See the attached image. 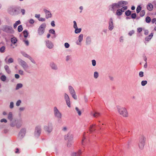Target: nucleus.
I'll use <instances>...</instances> for the list:
<instances>
[{
  "label": "nucleus",
  "mask_w": 156,
  "mask_h": 156,
  "mask_svg": "<svg viewBox=\"0 0 156 156\" xmlns=\"http://www.w3.org/2000/svg\"><path fill=\"white\" fill-rule=\"evenodd\" d=\"M25 109L24 107H21L19 108V110L20 111H23Z\"/></svg>",
  "instance_id": "63"
},
{
  "label": "nucleus",
  "mask_w": 156,
  "mask_h": 156,
  "mask_svg": "<svg viewBox=\"0 0 156 156\" xmlns=\"http://www.w3.org/2000/svg\"><path fill=\"white\" fill-rule=\"evenodd\" d=\"M92 64L93 66H95L96 65V61L94 60H92Z\"/></svg>",
  "instance_id": "58"
},
{
  "label": "nucleus",
  "mask_w": 156,
  "mask_h": 156,
  "mask_svg": "<svg viewBox=\"0 0 156 156\" xmlns=\"http://www.w3.org/2000/svg\"><path fill=\"white\" fill-rule=\"evenodd\" d=\"M19 64L23 67L25 71L28 72V69L29 66L27 62L21 58H19L17 59Z\"/></svg>",
  "instance_id": "2"
},
{
  "label": "nucleus",
  "mask_w": 156,
  "mask_h": 156,
  "mask_svg": "<svg viewBox=\"0 0 156 156\" xmlns=\"http://www.w3.org/2000/svg\"><path fill=\"white\" fill-rule=\"evenodd\" d=\"M147 8L148 10L151 11L153 10L154 7L151 3H149L147 5Z\"/></svg>",
  "instance_id": "23"
},
{
  "label": "nucleus",
  "mask_w": 156,
  "mask_h": 156,
  "mask_svg": "<svg viewBox=\"0 0 156 156\" xmlns=\"http://www.w3.org/2000/svg\"><path fill=\"white\" fill-rule=\"evenodd\" d=\"M134 33V31L133 30H132L129 32L128 34L130 36H131Z\"/></svg>",
  "instance_id": "55"
},
{
  "label": "nucleus",
  "mask_w": 156,
  "mask_h": 156,
  "mask_svg": "<svg viewBox=\"0 0 156 156\" xmlns=\"http://www.w3.org/2000/svg\"><path fill=\"white\" fill-rule=\"evenodd\" d=\"M151 21V18L149 16H147L145 19L146 22L147 23H149Z\"/></svg>",
  "instance_id": "38"
},
{
  "label": "nucleus",
  "mask_w": 156,
  "mask_h": 156,
  "mask_svg": "<svg viewBox=\"0 0 156 156\" xmlns=\"http://www.w3.org/2000/svg\"><path fill=\"white\" fill-rule=\"evenodd\" d=\"M147 83V82L146 80H143L141 82V83L142 86H145Z\"/></svg>",
  "instance_id": "42"
},
{
  "label": "nucleus",
  "mask_w": 156,
  "mask_h": 156,
  "mask_svg": "<svg viewBox=\"0 0 156 156\" xmlns=\"http://www.w3.org/2000/svg\"><path fill=\"white\" fill-rule=\"evenodd\" d=\"M111 10L114 11L115 10L119 8L118 3H114L111 5Z\"/></svg>",
  "instance_id": "18"
},
{
  "label": "nucleus",
  "mask_w": 156,
  "mask_h": 156,
  "mask_svg": "<svg viewBox=\"0 0 156 156\" xmlns=\"http://www.w3.org/2000/svg\"><path fill=\"white\" fill-rule=\"evenodd\" d=\"M23 36L25 38L27 37L28 35V33L27 30H24L23 32Z\"/></svg>",
  "instance_id": "37"
},
{
  "label": "nucleus",
  "mask_w": 156,
  "mask_h": 156,
  "mask_svg": "<svg viewBox=\"0 0 156 156\" xmlns=\"http://www.w3.org/2000/svg\"><path fill=\"white\" fill-rule=\"evenodd\" d=\"M49 32L51 34H55V30L54 29H50L49 30Z\"/></svg>",
  "instance_id": "54"
},
{
  "label": "nucleus",
  "mask_w": 156,
  "mask_h": 156,
  "mask_svg": "<svg viewBox=\"0 0 156 156\" xmlns=\"http://www.w3.org/2000/svg\"><path fill=\"white\" fill-rule=\"evenodd\" d=\"M53 114L54 116L56 118L60 119L62 117V114L56 106L53 108Z\"/></svg>",
  "instance_id": "5"
},
{
  "label": "nucleus",
  "mask_w": 156,
  "mask_h": 156,
  "mask_svg": "<svg viewBox=\"0 0 156 156\" xmlns=\"http://www.w3.org/2000/svg\"><path fill=\"white\" fill-rule=\"evenodd\" d=\"M64 138L65 140H68L67 146L70 147L73 143V135L69 133L65 136Z\"/></svg>",
  "instance_id": "3"
},
{
  "label": "nucleus",
  "mask_w": 156,
  "mask_h": 156,
  "mask_svg": "<svg viewBox=\"0 0 156 156\" xmlns=\"http://www.w3.org/2000/svg\"><path fill=\"white\" fill-rule=\"evenodd\" d=\"M38 20L40 21L43 22V21H44L45 20V19L44 18H43L42 17H40L39 18V19Z\"/></svg>",
  "instance_id": "62"
},
{
  "label": "nucleus",
  "mask_w": 156,
  "mask_h": 156,
  "mask_svg": "<svg viewBox=\"0 0 156 156\" xmlns=\"http://www.w3.org/2000/svg\"><path fill=\"white\" fill-rule=\"evenodd\" d=\"M117 108L119 114L122 116L124 117H127L128 116V111L125 108L117 106Z\"/></svg>",
  "instance_id": "1"
},
{
  "label": "nucleus",
  "mask_w": 156,
  "mask_h": 156,
  "mask_svg": "<svg viewBox=\"0 0 156 156\" xmlns=\"http://www.w3.org/2000/svg\"><path fill=\"white\" fill-rule=\"evenodd\" d=\"M139 75L140 77H142L144 76V72L140 71L139 73Z\"/></svg>",
  "instance_id": "59"
},
{
  "label": "nucleus",
  "mask_w": 156,
  "mask_h": 156,
  "mask_svg": "<svg viewBox=\"0 0 156 156\" xmlns=\"http://www.w3.org/2000/svg\"><path fill=\"white\" fill-rule=\"evenodd\" d=\"M83 34H80L78 37L77 41L76 43L77 45H81V43L83 40Z\"/></svg>",
  "instance_id": "14"
},
{
  "label": "nucleus",
  "mask_w": 156,
  "mask_h": 156,
  "mask_svg": "<svg viewBox=\"0 0 156 156\" xmlns=\"http://www.w3.org/2000/svg\"><path fill=\"white\" fill-rule=\"evenodd\" d=\"M72 97L75 100H76L77 99V96L76 94V93H74L72 94H71Z\"/></svg>",
  "instance_id": "48"
},
{
  "label": "nucleus",
  "mask_w": 156,
  "mask_h": 156,
  "mask_svg": "<svg viewBox=\"0 0 156 156\" xmlns=\"http://www.w3.org/2000/svg\"><path fill=\"white\" fill-rule=\"evenodd\" d=\"M122 11H121V10H120V9H118L116 12V15L118 16H121L122 13Z\"/></svg>",
  "instance_id": "31"
},
{
  "label": "nucleus",
  "mask_w": 156,
  "mask_h": 156,
  "mask_svg": "<svg viewBox=\"0 0 156 156\" xmlns=\"http://www.w3.org/2000/svg\"><path fill=\"white\" fill-rule=\"evenodd\" d=\"M53 129L52 124L51 122H49L47 125L44 126V129L47 132L51 133Z\"/></svg>",
  "instance_id": "9"
},
{
  "label": "nucleus",
  "mask_w": 156,
  "mask_h": 156,
  "mask_svg": "<svg viewBox=\"0 0 156 156\" xmlns=\"http://www.w3.org/2000/svg\"><path fill=\"white\" fill-rule=\"evenodd\" d=\"M75 29V30L74 31V32L76 34L80 33L81 32L82 30L81 28H78V27L76 28Z\"/></svg>",
  "instance_id": "30"
},
{
  "label": "nucleus",
  "mask_w": 156,
  "mask_h": 156,
  "mask_svg": "<svg viewBox=\"0 0 156 156\" xmlns=\"http://www.w3.org/2000/svg\"><path fill=\"white\" fill-rule=\"evenodd\" d=\"M21 103V101L20 100H19L17 101L16 103V105L17 106H19L20 105Z\"/></svg>",
  "instance_id": "47"
},
{
  "label": "nucleus",
  "mask_w": 156,
  "mask_h": 156,
  "mask_svg": "<svg viewBox=\"0 0 156 156\" xmlns=\"http://www.w3.org/2000/svg\"><path fill=\"white\" fill-rule=\"evenodd\" d=\"M6 77L4 75H2L0 77V79L3 82H5L6 80Z\"/></svg>",
  "instance_id": "32"
},
{
  "label": "nucleus",
  "mask_w": 156,
  "mask_h": 156,
  "mask_svg": "<svg viewBox=\"0 0 156 156\" xmlns=\"http://www.w3.org/2000/svg\"><path fill=\"white\" fill-rule=\"evenodd\" d=\"M95 125H92L90 126L89 128V130L90 131L92 132L94 131L95 129L94 128V126H95Z\"/></svg>",
  "instance_id": "36"
},
{
  "label": "nucleus",
  "mask_w": 156,
  "mask_h": 156,
  "mask_svg": "<svg viewBox=\"0 0 156 156\" xmlns=\"http://www.w3.org/2000/svg\"><path fill=\"white\" fill-rule=\"evenodd\" d=\"M119 41L121 42H122L123 41L124 38L123 37L121 36L119 38Z\"/></svg>",
  "instance_id": "60"
},
{
  "label": "nucleus",
  "mask_w": 156,
  "mask_h": 156,
  "mask_svg": "<svg viewBox=\"0 0 156 156\" xmlns=\"http://www.w3.org/2000/svg\"><path fill=\"white\" fill-rule=\"evenodd\" d=\"M7 118L10 121V123L12 122L13 119V114L12 112H9L7 115Z\"/></svg>",
  "instance_id": "20"
},
{
  "label": "nucleus",
  "mask_w": 156,
  "mask_h": 156,
  "mask_svg": "<svg viewBox=\"0 0 156 156\" xmlns=\"http://www.w3.org/2000/svg\"><path fill=\"white\" fill-rule=\"evenodd\" d=\"M44 11L46 14V17L48 19L51 17V14L50 12L46 9H44Z\"/></svg>",
  "instance_id": "19"
},
{
  "label": "nucleus",
  "mask_w": 156,
  "mask_h": 156,
  "mask_svg": "<svg viewBox=\"0 0 156 156\" xmlns=\"http://www.w3.org/2000/svg\"><path fill=\"white\" fill-rule=\"evenodd\" d=\"M7 57L5 59V61L6 63L9 64L12 63L13 62V59L12 58H10L8 60V61H6Z\"/></svg>",
  "instance_id": "27"
},
{
  "label": "nucleus",
  "mask_w": 156,
  "mask_h": 156,
  "mask_svg": "<svg viewBox=\"0 0 156 156\" xmlns=\"http://www.w3.org/2000/svg\"><path fill=\"white\" fill-rule=\"evenodd\" d=\"M14 107V103L13 102H11L9 105V108L12 109Z\"/></svg>",
  "instance_id": "51"
},
{
  "label": "nucleus",
  "mask_w": 156,
  "mask_h": 156,
  "mask_svg": "<svg viewBox=\"0 0 156 156\" xmlns=\"http://www.w3.org/2000/svg\"><path fill=\"white\" fill-rule=\"evenodd\" d=\"M68 88L70 94H72L75 93V92L74 88L72 86H69Z\"/></svg>",
  "instance_id": "25"
},
{
  "label": "nucleus",
  "mask_w": 156,
  "mask_h": 156,
  "mask_svg": "<svg viewBox=\"0 0 156 156\" xmlns=\"http://www.w3.org/2000/svg\"><path fill=\"white\" fill-rule=\"evenodd\" d=\"M41 128L40 126H37L36 127L34 133L35 137H38L40 136L41 132Z\"/></svg>",
  "instance_id": "12"
},
{
  "label": "nucleus",
  "mask_w": 156,
  "mask_h": 156,
  "mask_svg": "<svg viewBox=\"0 0 156 156\" xmlns=\"http://www.w3.org/2000/svg\"><path fill=\"white\" fill-rule=\"evenodd\" d=\"M7 122V120L5 119H1L0 122H4L5 123H6Z\"/></svg>",
  "instance_id": "56"
},
{
  "label": "nucleus",
  "mask_w": 156,
  "mask_h": 156,
  "mask_svg": "<svg viewBox=\"0 0 156 156\" xmlns=\"http://www.w3.org/2000/svg\"><path fill=\"white\" fill-rule=\"evenodd\" d=\"M8 12L11 15H15L18 14L17 9L15 7H10L8 10Z\"/></svg>",
  "instance_id": "10"
},
{
  "label": "nucleus",
  "mask_w": 156,
  "mask_h": 156,
  "mask_svg": "<svg viewBox=\"0 0 156 156\" xmlns=\"http://www.w3.org/2000/svg\"><path fill=\"white\" fill-rule=\"evenodd\" d=\"M82 153L81 151L80 150H79L77 152H76V155L77 156H80Z\"/></svg>",
  "instance_id": "53"
},
{
  "label": "nucleus",
  "mask_w": 156,
  "mask_h": 156,
  "mask_svg": "<svg viewBox=\"0 0 156 156\" xmlns=\"http://www.w3.org/2000/svg\"><path fill=\"white\" fill-rule=\"evenodd\" d=\"M145 140L146 138L143 136H141L139 138L138 146L140 149L141 150L144 148Z\"/></svg>",
  "instance_id": "8"
},
{
  "label": "nucleus",
  "mask_w": 156,
  "mask_h": 156,
  "mask_svg": "<svg viewBox=\"0 0 156 156\" xmlns=\"http://www.w3.org/2000/svg\"><path fill=\"white\" fill-rule=\"evenodd\" d=\"M46 27V24L45 23H43L39 26L37 30L38 35H42L44 33Z\"/></svg>",
  "instance_id": "7"
},
{
  "label": "nucleus",
  "mask_w": 156,
  "mask_h": 156,
  "mask_svg": "<svg viewBox=\"0 0 156 156\" xmlns=\"http://www.w3.org/2000/svg\"><path fill=\"white\" fill-rule=\"evenodd\" d=\"M141 7L140 6H138L137 7L136 9V11L137 13H139L140 12V11L141 10Z\"/></svg>",
  "instance_id": "44"
},
{
  "label": "nucleus",
  "mask_w": 156,
  "mask_h": 156,
  "mask_svg": "<svg viewBox=\"0 0 156 156\" xmlns=\"http://www.w3.org/2000/svg\"><path fill=\"white\" fill-rule=\"evenodd\" d=\"M46 45L49 48H52L54 46L53 43L48 40L46 41Z\"/></svg>",
  "instance_id": "21"
},
{
  "label": "nucleus",
  "mask_w": 156,
  "mask_h": 156,
  "mask_svg": "<svg viewBox=\"0 0 156 156\" xmlns=\"http://www.w3.org/2000/svg\"><path fill=\"white\" fill-rule=\"evenodd\" d=\"M21 23V22L20 20H18L16 21L15 23L13 24V27L14 29H16L17 26L20 24Z\"/></svg>",
  "instance_id": "28"
},
{
  "label": "nucleus",
  "mask_w": 156,
  "mask_h": 156,
  "mask_svg": "<svg viewBox=\"0 0 156 156\" xmlns=\"http://www.w3.org/2000/svg\"><path fill=\"white\" fill-rule=\"evenodd\" d=\"M93 115L94 117H97L100 115V114L98 112H96Z\"/></svg>",
  "instance_id": "49"
},
{
  "label": "nucleus",
  "mask_w": 156,
  "mask_h": 156,
  "mask_svg": "<svg viewBox=\"0 0 156 156\" xmlns=\"http://www.w3.org/2000/svg\"><path fill=\"white\" fill-rule=\"evenodd\" d=\"M50 66L53 70H56L58 69V67L57 65L53 62H51L50 63Z\"/></svg>",
  "instance_id": "16"
},
{
  "label": "nucleus",
  "mask_w": 156,
  "mask_h": 156,
  "mask_svg": "<svg viewBox=\"0 0 156 156\" xmlns=\"http://www.w3.org/2000/svg\"><path fill=\"white\" fill-rule=\"evenodd\" d=\"M2 30L6 32L9 33H12L14 30L11 26L5 25L3 26Z\"/></svg>",
  "instance_id": "11"
},
{
  "label": "nucleus",
  "mask_w": 156,
  "mask_h": 156,
  "mask_svg": "<svg viewBox=\"0 0 156 156\" xmlns=\"http://www.w3.org/2000/svg\"><path fill=\"white\" fill-rule=\"evenodd\" d=\"M153 36V34L152 33H151V34L149 36H148L147 37L145 38L146 41H150L152 37Z\"/></svg>",
  "instance_id": "26"
},
{
  "label": "nucleus",
  "mask_w": 156,
  "mask_h": 156,
  "mask_svg": "<svg viewBox=\"0 0 156 156\" xmlns=\"http://www.w3.org/2000/svg\"><path fill=\"white\" fill-rule=\"evenodd\" d=\"M136 16V13H133L131 15V17L133 19H135Z\"/></svg>",
  "instance_id": "61"
},
{
  "label": "nucleus",
  "mask_w": 156,
  "mask_h": 156,
  "mask_svg": "<svg viewBox=\"0 0 156 156\" xmlns=\"http://www.w3.org/2000/svg\"><path fill=\"white\" fill-rule=\"evenodd\" d=\"M18 73L21 75H23L24 74V72L22 69H20L18 70Z\"/></svg>",
  "instance_id": "45"
},
{
  "label": "nucleus",
  "mask_w": 156,
  "mask_h": 156,
  "mask_svg": "<svg viewBox=\"0 0 156 156\" xmlns=\"http://www.w3.org/2000/svg\"><path fill=\"white\" fill-rule=\"evenodd\" d=\"M75 110L77 112L78 115L79 116H80L81 114V111H80V110L77 107H76L75 108Z\"/></svg>",
  "instance_id": "41"
},
{
  "label": "nucleus",
  "mask_w": 156,
  "mask_h": 156,
  "mask_svg": "<svg viewBox=\"0 0 156 156\" xmlns=\"http://www.w3.org/2000/svg\"><path fill=\"white\" fill-rule=\"evenodd\" d=\"M131 12L129 10L126 11L125 12V14L127 16H129V15H130L131 14Z\"/></svg>",
  "instance_id": "46"
},
{
  "label": "nucleus",
  "mask_w": 156,
  "mask_h": 156,
  "mask_svg": "<svg viewBox=\"0 0 156 156\" xmlns=\"http://www.w3.org/2000/svg\"><path fill=\"white\" fill-rule=\"evenodd\" d=\"M16 121L12 122L10 123V126L12 127L16 126L17 128H20L22 126L23 122L22 119L18 120L16 122Z\"/></svg>",
  "instance_id": "4"
},
{
  "label": "nucleus",
  "mask_w": 156,
  "mask_h": 156,
  "mask_svg": "<svg viewBox=\"0 0 156 156\" xmlns=\"http://www.w3.org/2000/svg\"><path fill=\"white\" fill-rule=\"evenodd\" d=\"M28 59L30 60V62H32L34 64H36V62L34 60V59L32 57H31L30 56L28 58Z\"/></svg>",
  "instance_id": "35"
},
{
  "label": "nucleus",
  "mask_w": 156,
  "mask_h": 156,
  "mask_svg": "<svg viewBox=\"0 0 156 156\" xmlns=\"http://www.w3.org/2000/svg\"><path fill=\"white\" fill-rule=\"evenodd\" d=\"M21 53L23 56L28 58L30 56V55H28V54H27L26 53L24 52H21Z\"/></svg>",
  "instance_id": "33"
},
{
  "label": "nucleus",
  "mask_w": 156,
  "mask_h": 156,
  "mask_svg": "<svg viewBox=\"0 0 156 156\" xmlns=\"http://www.w3.org/2000/svg\"><path fill=\"white\" fill-rule=\"evenodd\" d=\"M91 42V39L90 36H87L86 39V44L87 45H90Z\"/></svg>",
  "instance_id": "22"
},
{
  "label": "nucleus",
  "mask_w": 156,
  "mask_h": 156,
  "mask_svg": "<svg viewBox=\"0 0 156 156\" xmlns=\"http://www.w3.org/2000/svg\"><path fill=\"white\" fill-rule=\"evenodd\" d=\"M68 127L66 126H64L62 128V131L64 132H66L67 131Z\"/></svg>",
  "instance_id": "43"
},
{
  "label": "nucleus",
  "mask_w": 156,
  "mask_h": 156,
  "mask_svg": "<svg viewBox=\"0 0 156 156\" xmlns=\"http://www.w3.org/2000/svg\"><path fill=\"white\" fill-rule=\"evenodd\" d=\"M117 3L119 8L126 5L128 3L127 2L123 1H119Z\"/></svg>",
  "instance_id": "17"
},
{
  "label": "nucleus",
  "mask_w": 156,
  "mask_h": 156,
  "mask_svg": "<svg viewBox=\"0 0 156 156\" xmlns=\"http://www.w3.org/2000/svg\"><path fill=\"white\" fill-rule=\"evenodd\" d=\"M64 97L67 105L70 108L71 107L70 102L68 95L66 93H65Z\"/></svg>",
  "instance_id": "13"
},
{
  "label": "nucleus",
  "mask_w": 156,
  "mask_h": 156,
  "mask_svg": "<svg viewBox=\"0 0 156 156\" xmlns=\"http://www.w3.org/2000/svg\"><path fill=\"white\" fill-rule=\"evenodd\" d=\"M73 28L74 29H75L76 28L78 27L76 21H73Z\"/></svg>",
  "instance_id": "52"
},
{
  "label": "nucleus",
  "mask_w": 156,
  "mask_h": 156,
  "mask_svg": "<svg viewBox=\"0 0 156 156\" xmlns=\"http://www.w3.org/2000/svg\"><path fill=\"white\" fill-rule=\"evenodd\" d=\"M145 14V12L144 10H142L140 13V16H144Z\"/></svg>",
  "instance_id": "50"
},
{
  "label": "nucleus",
  "mask_w": 156,
  "mask_h": 156,
  "mask_svg": "<svg viewBox=\"0 0 156 156\" xmlns=\"http://www.w3.org/2000/svg\"><path fill=\"white\" fill-rule=\"evenodd\" d=\"M23 85L22 83H19L17 84L16 88V90H18L20 88H22L23 87Z\"/></svg>",
  "instance_id": "29"
},
{
  "label": "nucleus",
  "mask_w": 156,
  "mask_h": 156,
  "mask_svg": "<svg viewBox=\"0 0 156 156\" xmlns=\"http://www.w3.org/2000/svg\"><path fill=\"white\" fill-rule=\"evenodd\" d=\"M15 152L16 154H19L20 153L19 149L18 148H16Z\"/></svg>",
  "instance_id": "64"
},
{
  "label": "nucleus",
  "mask_w": 156,
  "mask_h": 156,
  "mask_svg": "<svg viewBox=\"0 0 156 156\" xmlns=\"http://www.w3.org/2000/svg\"><path fill=\"white\" fill-rule=\"evenodd\" d=\"M4 68L6 72L8 74H10L11 73V71L9 69V66L8 65H5Z\"/></svg>",
  "instance_id": "24"
},
{
  "label": "nucleus",
  "mask_w": 156,
  "mask_h": 156,
  "mask_svg": "<svg viewBox=\"0 0 156 156\" xmlns=\"http://www.w3.org/2000/svg\"><path fill=\"white\" fill-rule=\"evenodd\" d=\"M26 132V129L25 128H22L20 130L18 135V139L21 140L25 136Z\"/></svg>",
  "instance_id": "6"
},
{
  "label": "nucleus",
  "mask_w": 156,
  "mask_h": 156,
  "mask_svg": "<svg viewBox=\"0 0 156 156\" xmlns=\"http://www.w3.org/2000/svg\"><path fill=\"white\" fill-rule=\"evenodd\" d=\"M17 41V39L15 37H13L11 38V42L13 44H15Z\"/></svg>",
  "instance_id": "40"
},
{
  "label": "nucleus",
  "mask_w": 156,
  "mask_h": 156,
  "mask_svg": "<svg viewBox=\"0 0 156 156\" xmlns=\"http://www.w3.org/2000/svg\"><path fill=\"white\" fill-rule=\"evenodd\" d=\"M18 31L19 32H21L23 30V27L21 25H20L18 27Z\"/></svg>",
  "instance_id": "39"
},
{
  "label": "nucleus",
  "mask_w": 156,
  "mask_h": 156,
  "mask_svg": "<svg viewBox=\"0 0 156 156\" xmlns=\"http://www.w3.org/2000/svg\"><path fill=\"white\" fill-rule=\"evenodd\" d=\"M114 28L113 20L112 18H110L108 22V29L110 31H112Z\"/></svg>",
  "instance_id": "15"
},
{
  "label": "nucleus",
  "mask_w": 156,
  "mask_h": 156,
  "mask_svg": "<svg viewBox=\"0 0 156 156\" xmlns=\"http://www.w3.org/2000/svg\"><path fill=\"white\" fill-rule=\"evenodd\" d=\"M65 48H68L69 47V44L68 43H65L64 44Z\"/></svg>",
  "instance_id": "57"
},
{
  "label": "nucleus",
  "mask_w": 156,
  "mask_h": 156,
  "mask_svg": "<svg viewBox=\"0 0 156 156\" xmlns=\"http://www.w3.org/2000/svg\"><path fill=\"white\" fill-rule=\"evenodd\" d=\"M98 76H99L98 73L97 71H95V72H94V78L95 79H97L98 78Z\"/></svg>",
  "instance_id": "34"
}]
</instances>
